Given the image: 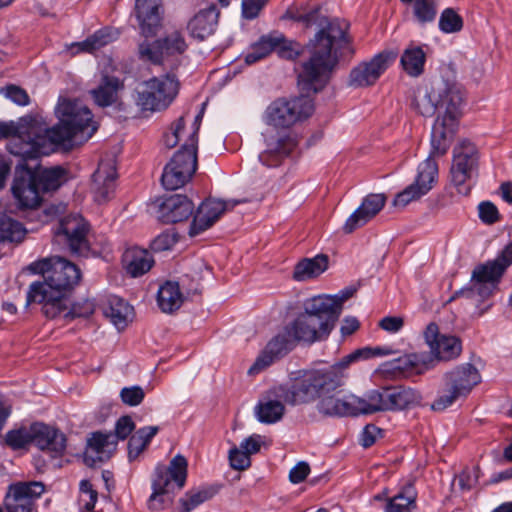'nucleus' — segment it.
I'll return each instance as SVG.
<instances>
[{
    "instance_id": "39448f33",
    "label": "nucleus",
    "mask_w": 512,
    "mask_h": 512,
    "mask_svg": "<svg viewBox=\"0 0 512 512\" xmlns=\"http://www.w3.org/2000/svg\"><path fill=\"white\" fill-rule=\"evenodd\" d=\"M314 104L308 96L278 98L266 108L263 119L268 128L262 133L266 149L259 161L267 167H276L296 146L288 129L312 115Z\"/></svg>"
},
{
    "instance_id": "7c9ffc66",
    "label": "nucleus",
    "mask_w": 512,
    "mask_h": 512,
    "mask_svg": "<svg viewBox=\"0 0 512 512\" xmlns=\"http://www.w3.org/2000/svg\"><path fill=\"white\" fill-rule=\"evenodd\" d=\"M104 314L118 329H124L133 318V307L122 298L111 296Z\"/></svg>"
},
{
    "instance_id": "f257e3e1",
    "label": "nucleus",
    "mask_w": 512,
    "mask_h": 512,
    "mask_svg": "<svg viewBox=\"0 0 512 512\" xmlns=\"http://www.w3.org/2000/svg\"><path fill=\"white\" fill-rule=\"evenodd\" d=\"M55 113L59 123L50 128L41 118L29 115L16 122H0V139L11 137L7 144L9 153L23 160L36 159L78 135L87 140L98 129L92 112L81 101L60 98Z\"/></svg>"
},
{
    "instance_id": "423d86ee",
    "label": "nucleus",
    "mask_w": 512,
    "mask_h": 512,
    "mask_svg": "<svg viewBox=\"0 0 512 512\" xmlns=\"http://www.w3.org/2000/svg\"><path fill=\"white\" fill-rule=\"evenodd\" d=\"M438 116L431 131L432 153L444 155L448 151L462 113L463 91L454 83L442 82L435 87Z\"/></svg>"
},
{
    "instance_id": "603ef678",
    "label": "nucleus",
    "mask_w": 512,
    "mask_h": 512,
    "mask_svg": "<svg viewBox=\"0 0 512 512\" xmlns=\"http://www.w3.org/2000/svg\"><path fill=\"white\" fill-rule=\"evenodd\" d=\"M463 27V19L452 8L443 10L439 18V29L443 33H456Z\"/></svg>"
},
{
    "instance_id": "412c9836",
    "label": "nucleus",
    "mask_w": 512,
    "mask_h": 512,
    "mask_svg": "<svg viewBox=\"0 0 512 512\" xmlns=\"http://www.w3.org/2000/svg\"><path fill=\"white\" fill-rule=\"evenodd\" d=\"M187 49L188 44L181 29L165 25L162 33V69H177Z\"/></svg>"
},
{
    "instance_id": "b1692460",
    "label": "nucleus",
    "mask_w": 512,
    "mask_h": 512,
    "mask_svg": "<svg viewBox=\"0 0 512 512\" xmlns=\"http://www.w3.org/2000/svg\"><path fill=\"white\" fill-rule=\"evenodd\" d=\"M195 211L193 201L185 194L162 195V224H176L187 221Z\"/></svg>"
},
{
    "instance_id": "6ab92c4d",
    "label": "nucleus",
    "mask_w": 512,
    "mask_h": 512,
    "mask_svg": "<svg viewBox=\"0 0 512 512\" xmlns=\"http://www.w3.org/2000/svg\"><path fill=\"white\" fill-rule=\"evenodd\" d=\"M240 201H222L208 198L204 200L197 208L193 221L190 225V236H196L211 228L224 214L228 207H234Z\"/></svg>"
},
{
    "instance_id": "e2e57ef3",
    "label": "nucleus",
    "mask_w": 512,
    "mask_h": 512,
    "mask_svg": "<svg viewBox=\"0 0 512 512\" xmlns=\"http://www.w3.org/2000/svg\"><path fill=\"white\" fill-rule=\"evenodd\" d=\"M478 209L480 219L486 224H493L499 218L497 207L489 201L480 203Z\"/></svg>"
},
{
    "instance_id": "09e8293b",
    "label": "nucleus",
    "mask_w": 512,
    "mask_h": 512,
    "mask_svg": "<svg viewBox=\"0 0 512 512\" xmlns=\"http://www.w3.org/2000/svg\"><path fill=\"white\" fill-rule=\"evenodd\" d=\"M398 362L399 365L397 367L400 369L413 370L417 373H421L430 367L433 359L425 353H411L399 358Z\"/></svg>"
},
{
    "instance_id": "c03bdc74",
    "label": "nucleus",
    "mask_w": 512,
    "mask_h": 512,
    "mask_svg": "<svg viewBox=\"0 0 512 512\" xmlns=\"http://www.w3.org/2000/svg\"><path fill=\"white\" fill-rule=\"evenodd\" d=\"M162 75V109L169 107L179 94L181 83L175 69Z\"/></svg>"
},
{
    "instance_id": "a19ab883",
    "label": "nucleus",
    "mask_w": 512,
    "mask_h": 512,
    "mask_svg": "<svg viewBox=\"0 0 512 512\" xmlns=\"http://www.w3.org/2000/svg\"><path fill=\"white\" fill-rule=\"evenodd\" d=\"M157 432V426H149L140 428L131 436L128 442V457L130 461L138 458Z\"/></svg>"
},
{
    "instance_id": "72a5a7b5",
    "label": "nucleus",
    "mask_w": 512,
    "mask_h": 512,
    "mask_svg": "<svg viewBox=\"0 0 512 512\" xmlns=\"http://www.w3.org/2000/svg\"><path fill=\"white\" fill-rule=\"evenodd\" d=\"M186 298L178 281L168 280L162 283V313L174 314L182 307Z\"/></svg>"
},
{
    "instance_id": "0e129e2a",
    "label": "nucleus",
    "mask_w": 512,
    "mask_h": 512,
    "mask_svg": "<svg viewBox=\"0 0 512 512\" xmlns=\"http://www.w3.org/2000/svg\"><path fill=\"white\" fill-rule=\"evenodd\" d=\"M5 96L20 106H25L29 103L27 92L15 85H9L5 88Z\"/></svg>"
},
{
    "instance_id": "6e6552de",
    "label": "nucleus",
    "mask_w": 512,
    "mask_h": 512,
    "mask_svg": "<svg viewBox=\"0 0 512 512\" xmlns=\"http://www.w3.org/2000/svg\"><path fill=\"white\" fill-rule=\"evenodd\" d=\"M420 394L403 386H384L368 391L363 397L356 396L357 415L384 411H397L420 404Z\"/></svg>"
},
{
    "instance_id": "ea45409f",
    "label": "nucleus",
    "mask_w": 512,
    "mask_h": 512,
    "mask_svg": "<svg viewBox=\"0 0 512 512\" xmlns=\"http://www.w3.org/2000/svg\"><path fill=\"white\" fill-rule=\"evenodd\" d=\"M284 412V404L279 400L259 401L255 407L257 420L265 424H273L280 421Z\"/></svg>"
},
{
    "instance_id": "4468645a",
    "label": "nucleus",
    "mask_w": 512,
    "mask_h": 512,
    "mask_svg": "<svg viewBox=\"0 0 512 512\" xmlns=\"http://www.w3.org/2000/svg\"><path fill=\"white\" fill-rule=\"evenodd\" d=\"M11 191L22 209H35L42 202V192L35 178V171L26 164H18L15 167Z\"/></svg>"
},
{
    "instance_id": "49530a36",
    "label": "nucleus",
    "mask_w": 512,
    "mask_h": 512,
    "mask_svg": "<svg viewBox=\"0 0 512 512\" xmlns=\"http://www.w3.org/2000/svg\"><path fill=\"white\" fill-rule=\"evenodd\" d=\"M413 106L415 110L425 116L430 117L438 111V102L435 97V88L430 92L428 90L418 91L414 97Z\"/></svg>"
},
{
    "instance_id": "de8ad7c7",
    "label": "nucleus",
    "mask_w": 512,
    "mask_h": 512,
    "mask_svg": "<svg viewBox=\"0 0 512 512\" xmlns=\"http://www.w3.org/2000/svg\"><path fill=\"white\" fill-rule=\"evenodd\" d=\"M216 494V490L213 488H202L199 490H190L184 497L180 499L182 506V512H190L200 504L211 499Z\"/></svg>"
},
{
    "instance_id": "c9c22d12",
    "label": "nucleus",
    "mask_w": 512,
    "mask_h": 512,
    "mask_svg": "<svg viewBox=\"0 0 512 512\" xmlns=\"http://www.w3.org/2000/svg\"><path fill=\"white\" fill-rule=\"evenodd\" d=\"M137 105L143 111H154L158 105L157 93L160 92V80L157 77L140 83L137 88Z\"/></svg>"
},
{
    "instance_id": "c85d7f7f",
    "label": "nucleus",
    "mask_w": 512,
    "mask_h": 512,
    "mask_svg": "<svg viewBox=\"0 0 512 512\" xmlns=\"http://www.w3.org/2000/svg\"><path fill=\"white\" fill-rule=\"evenodd\" d=\"M122 264L127 274L139 277L151 269L154 259L148 250L132 247L123 253Z\"/></svg>"
},
{
    "instance_id": "6e6d98bb",
    "label": "nucleus",
    "mask_w": 512,
    "mask_h": 512,
    "mask_svg": "<svg viewBox=\"0 0 512 512\" xmlns=\"http://www.w3.org/2000/svg\"><path fill=\"white\" fill-rule=\"evenodd\" d=\"M119 396L124 405L134 407L142 403L145 392L142 387L133 385L122 388Z\"/></svg>"
},
{
    "instance_id": "a878e982",
    "label": "nucleus",
    "mask_w": 512,
    "mask_h": 512,
    "mask_svg": "<svg viewBox=\"0 0 512 512\" xmlns=\"http://www.w3.org/2000/svg\"><path fill=\"white\" fill-rule=\"evenodd\" d=\"M187 476V459L181 454L175 455L162 471V496L180 492L186 485Z\"/></svg>"
},
{
    "instance_id": "bb28decb",
    "label": "nucleus",
    "mask_w": 512,
    "mask_h": 512,
    "mask_svg": "<svg viewBox=\"0 0 512 512\" xmlns=\"http://www.w3.org/2000/svg\"><path fill=\"white\" fill-rule=\"evenodd\" d=\"M116 168L112 162H101L93 174L92 190L98 203L108 201L115 191Z\"/></svg>"
},
{
    "instance_id": "2eb2a0df",
    "label": "nucleus",
    "mask_w": 512,
    "mask_h": 512,
    "mask_svg": "<svg viewBox=\"0 0 512 512\" xmlns=\"http://www.w3.org/2000/svg\"><path fill=\"white\" fill-rule=\"evenodd\" d=\"M435 156L439 155L432 153L431 149L428 158L419 164L415 181L396 195L393 201L394 206L405 207L432 189L438 174V166L433 159Z\"/></svg>"
},
{
    "instance_id": "13d9d810",
    "label": "nucleus",
    "mask_w": 512,
    "mask_h": 512,
    "mask_svg": "<svg viewBox=\"0 0 512 512\" xmlns=\"http://www.w3.org/2000/svg\"><path fill=\"white\" fill-rule=\"evenodd\" d=\"M229 462L235 470H245L251 465V459L247 452H244L240 447H232L229 451Z\"/></svg>"
},
{
    "instance_id": "774afa93",
    "label": "nucleus",
    "mask_w": 512,
    "mask_h": 512,
    "mask_svg": "<svg viewBox=\"0 0 512 512\" xmlns=\"http://www.w3.org/2000/svg\"><path fill=\"white\" fill-rule=\"evenodd\" d=\"M404 325V321L401 317H385L380 321V327L388 332H398Z\"/></svg>"
},
{
    "instance_id": "473e14b6",
    "label": "nucleus",
    "mask_w": 512,
    "mask_h": 512,
    "mask_svg": "<svg viewBox=\"0 0 512 512\" xmlns=\"http://www.w3.org/2000/svg\"><path fill=\"white\" fill-rule=\"evenodd\" d=\"M116 437L113 432H93L87 440L86 456L91 453L96 454L99 461L108 458L116 449Z\"/></svg>"
},
{
    "instance_id": "20e7f679",
    "label": "nucleus",
    "mask_w": 512,
    "mask_h": 512,
    "mask_svg": "<svg viewBox=\"0 0 512 512\" xmlns=\"http://www.w3.org/2000/svg\"><path fill=\"white\" fill-rule=\"evenodd\" d=\"M347 376L333 366L298 372L290 386H281L279 396L291 405L318 400L317 410L326 416H356L357 402L353 394L337 391Z\"/></svg>"
},
{
    "instance_id": "f704fd0d",
    "label": "nucleus",
    "mask_w": 512,
    "mask_h": 512,
    "mask_svg": "<svg viewBox=\"0 0 512 512\" xmlns=\"http://www.w3.org/2000/svg\"><path fill=\"white\" fill-rule=\"evenodd\" d=\"M116 36L117 34L109 28L99 29L91 36L87 37L84 41L72 43L70 48L73 54L79 52L92 53L95 50H98L103 46L111 43L116 39Z\"/></svg>"
},
{
    "instance_id": "338daca9",
    "label": "nucleus",
    "mask_w": 512,
    "mask_h": 512,
    "mask_svg": "<svg viewBox=\"0 0 512 512\" xmlns=\"http://www.w3.org/2000/svg\"><path fill=\"white\" fill-rule=\"evenodd\" d=\"M381 434L382 430L377 426L373 424L366 425L361 434V445L365 448L372 446Z\"/></svg>"
},
{
    "instance_id": "864d4df0",
    "label": "nucleus",
    "mask_w": 512,
    "mask_h": 512,
    "mask_svg": "<svg viewBox=\"0 0 512 512\" xmlns=\"http://www.w3.org/2000/svg\"><path fill=\"white\" fill-rule=\"evenodd\" d=\"M373 356H375L374 349L365 347L357 349L354 352L350 353L349 355L344 356L341 360H339L332 366L347 376L348 368L352 363L360 359H369Z\"/></svg>"
},
{
    "instance_id": "4c0bfd02",
    "label": "nucleus",
    "mask_w": 512,
    "mask_h": 512,
    "mask_svg": "<svg viewBox=\"0 0 512 512\" xmlns=\"http://www.w3.org/2000/svg\"><path fill=\"white\" fill-rule=\"evenodd\" d=\"M426 55L421 47L410 45L401 56V65L404 71L412 77L420 76L424 71Z\"/></svg>"
},
{
    "instance_id": "58836bf2",
    "label": "nucleus",
    "mask_w": 512,
    "mask_h": 512,
    "mask_svg": "<svg viewBox=\"0 0 512 512\" xmlns=\"http://www.w3.org/2000/svg\"><path fill=\"white\" fill-rule=\"evenodd\" d=\"M26 234L23 225L6 214H0V246L21 242Z\"/></svg>"
},
{
    "instance_id": "a18cd8bd",
    "label": "nucleus",
    "mask_w": 512,
    "mask_h": 512,
    "mask_svg": "<svg viewBox=\"0 0 512 512\" xmlns=\"http://www.w3.org/2000/svg\"><path fill=\"white\" fill-rule=\"evenodd\" d=\"M277 40L278 38H273V32L262 36L259 41L251 47V50L245 56V62L247 64H253L265 58L274 51L273 41Z\"/></svg>"
},
{
    "instance_id": "69168bd1",
    "label": "nucleus",
    "mask_w": 512,
    "mask_h": 512,
    "mask_svg": "<svg viewBox=\"0 0 512 512\" xmlns=\"http://www.w3.org/2000/svg\"><path fill=\"white\" fill-rule=\"evenodd\" d=\"M310 473V466L305 461L298 462L289 472V480L293 484L303 482Z\"/></svg>"
},
{
    "instance_id": "79ce46f5",
    "label": "nucleus",
    "mask_w": 512,
    "mask_h": 512,
    "mask_svg": "<svg viewBox=\"0 0 512 512\" xmlns=\"http://www.w3.org/2000/svg\"><path fill=\"white\" fill-rule=\"evenodd\" d=\"M409 4L416 23L425 25L436 19L438 7L435 0H414Z\"/></svg>"
},
{
    "instance_id": "8fccbe9b",
    "label": "nucleus",
    "mask_w": 512,
    "mask_h": 512,
    "mask_svg": "<svg viewBox=\"0 0 512 512\" xmlns=\"http://www.w3.org/2000/svg\"><path fill=\"white\" fill-rule=\"evenodd\" d=\"M273 38H278L274 43V51L278 53L281 58L294 60L301 53V47L298 43L288 40L285 36L277 31L273 32Z\"/></svg>"
},
{
    "instance_id": "5701e85b",
    "label": "nucleus",
    "mask_w": 512,
    "mask_h": 512,
    "mask_svg": "<svg viewBox=\"0 0 512 512\" xmlns=\"http://www.w3.org/2000/svg\"><path fill=\"white\" fill-rule=\"evenodd\" d=\"M492 272V268L487 264L478 266L473 271L471 286L460 290L458 294L465 296L476 305L485 301L492 295L496 287L495 283L502 276L494 275Z\"/></svg>"
},
{
    "instance_id": "e433bc0d",
    "label": "nucleus",
    "mask_w": 512,
    "mask_h": 512,
    "mask_svg": "<svg viewBox=\"0 0 512 512\" xmlns=\"http://www.w3.org/2000/svg\"><path fill=\"white\" fill-rule=\"evenodd\" d=\"M34 171L42 194L57 190L67 180L66 170L60 166Z\"/></svg>"
},
{
    "instance_id": "f3484780",
    "label": "nucleus",
    "mask_w": 512,
    "mask_h": 512,
    "mask_svg": "<svg viewBox=\"0 0 512 512\" xmlns=\"http://www.w3.org/2000/svg\"><path fill=\"white\" fill-rule=\"evenodd\" d=\"M45 491L43 483L19 482L9 486L4 498V507L7 512H31L35 500Z\"/></svg>"
},
{
    "instance_id": "ddd939ff",
    "label": "nucleus",
    "mask_w": 512,
    "mask_h": 512,
    "mask_svg": "<svg viewBox=\"0 0 512 512\" xmlns=\"http://www.w3.org/2000/svg\"><path fill=\"white\" fill-rule=\"evenodd\" d=\"M477 167L478 151L474 144L463 141L454 148L451 178L459 193L468 194L470 189L465 183L477 173Z\"/></svg>"
},
{
    "instance_id": "a211bd4d",
    "label": "nucleus",
    "mask_w": 512,
    "mask_h": 512,
    "mask_svg": "<svg viewBox=\"0 0 512 512\" xmlns=\"http://www.w3.org/2000/svg\"><path fill=\"white\" fill-rule=\"evenodd\" d=\"M295 340L285 327L283 331L274 336L266 345L264 350L256 358L254 364L249 368L248 374H258L269 367L274 361L284 357L295 346Z\"/></svg>"
},
{
    "instance_id": "37998d69",
    "label": "nucleus",
    "mask_w": 512,
    "mask_h": 512,
    "mask_svg": "<svg viewBox=\"0 0 512 512\" xmlns=\"http://www.w3.org/2000/svg\"><path fill=\"white\" fill-rule=\"evenodd\" d=\"M416 493L412 486H406L400 493L390 498L384 512H410L415 507Z\"/></svg>"
},
{
    "instance_id": "f8f14e48",
    "label": "nucleus",
    "mask_w": 512,
    "mask_h": 512,
    "mask_svg": "<svg viewBox=\"0 0 512 512\" xmlns=\"http://www.w3.org/2000/svg\"><path fill=\"white\" fill-rule=\"evenodd\" d=\"M88 232L89 225L86 220L74 214L64 217L59 222L55 236L67 245L72 254L86 257L90 251Z\"/></svg>"
},
{
    "instance_id": "680f3d73",
    "label": "nucleus",
    "mask_w": 512,
    "mask_h": 512,
    "mask_svg": "<svg viewBox=\"0 0 512 512\" xmlns=\"http://www.w3.org/2000/svg\"><path fill=\"white\" fill-rule=\"evenodd\" d=\"M267 2L268 0H243L242 16L248 20L256 18Z\"/></svg>"
},
{
    "instance_id": "dca6fc26",
    "label": "nucleus",
    "mask_w": 512,
    "mask_h": 512,
    "mask_svg": "<svg viewBox=\"0 0 512 512\" xmlns=\"http://www.w3.org/2000/svg\"><path fill=\"white\" fill-rule=\"evenodd\" d=\"M396 58V52L384 50L376 54L370 61L359 63L350 71L349 86L362 88L375 84Z\"/></svg>"
},
{
    "instance_id": "5fc2aeb1",
    "label": "nucleus",
    "mask_w": 512,
    "mask_h": 512,
    "mask_svg": "<svg viewBox=\"0 0 512 512\" xmlns=\"http://www.w3.org/2000/svg\"><path fill=\"white\" fill-rule=\"evenodd\" d=\"M355 292L356 288L348 287L340 291L337 295H318L315 296V298H327L331 300L333 305L331 307L332 309L330 310L332 313L336 314L335 321L337 322L342 312L343 303L347 301L349 298H351Z\"/></svg>"
},
{
    "instance_id": "052dcab7",
    "label": "nucleus",
    "mask_w": 512,
    "mask_h": 512,
    "mask_svg": "<svg viewBox=\"0 0 512 512\" xmlns=\"http://www.w3.org/2000/svg\"><path fill=\"white\" fill-rule=\"evenodd\" d=\"M135 429V423L130 416L120 417L115 424V431L113 432L116 437V444L118 440L126 439Z\"/></svg>"
},
{
    "instance_id": "aec40b11",
    "label": "nucleus",
    "mask_w": 512,
    "mask_h": 512,
    "mask_svg": "<svg viewBox=\"0 0 512 512\" xmlns=\"http://www.w3.org/2000/svg\"><path fill=\"white\" fill-rule=\"evenodd\" d=\"M32 444L52 457L64 455L67 438L59 429L42 422L32 424Z\"/></svg>"
},
{
    "instance_id": "c756f323",
    "label": "nucleus",
    "mask_w": 512,
    "mask_h": 512,
    "mask_svg": "<svg viewBox=\"0 0 512 512\" xmlns=\"http://www.w3.org/2000/svg\"><path fill=\"white\" fill-rule=\"evenodd\" d=\"M122 84L115 76L104 75L99 85L90 90V94L96 105L99 107H108L113 105L118 99V91Z\"/></svg>"
},
{
    "instance_id": "7ed1b4c3",
    "label": "nucleus",
    "mask_w": 512,
    "mask_h": 512,
    "mask_svg": "<svg viewBox=\"0 0 512 512\" xmlns=\"http://www.w3.org/2000/svg\"><path fill=\"white\" fill-rule=\"evenodd\" d=\"M28 269L41 274L43 281L29 285L26 305L40 304L44 315L52 319L62 314L65 318H76L93 313L94 306L89 301L68 308V295L81 279V271L74 263L62 257L45 258L31 263Z\"/></svg>"
},
{
    "instance_id": "cd10ccee",
    "label": "nucleus",
    "mask_w": 512,
    "mask_h": 512,
    "mask_svg": "<svg viewBox=\"0 0 512 512\" xmlns=\"http://www.w3.org/2000/svg\"><path fill=\"white\" fill-rule=\"evenodd\" d=\"M219 10L211 5L200 10L189 22L187 29L193 38L204 40L212 35L218 25Z\"/></svg>"
},
{
    "instance_id": "4d7b16f0",
    "label": "nucleus",
    "mask_w": 512,
    "mask_h": 512,
    "mask_svg": "<svg viewBox=\"0 0 512 512\" xmlns=\"http://www.w3.org/2000/svg\"><path fill=\"white\" fill-rule=\"evenodd\" d=\"M512 264V241L503 249L501 254L487 265L492 268L494 275H502Z\"/></svg>"
},
{
    "instance_id": "0eeeda50",
    "label": "nucleus",
    "mask_w": 512,
    "mask_h": 512,
    "mask_svg": "<svg viewBox=\"0 0 512 512\" xmlns=\"http://www.w3.org/2000/svg\"><path fill=\"white\" fill-rule=\"evenodd\" d=\"M333 303L327 298L312 297L304 302V312L286 326L295 342L313 344L326 340L335 327Z\"/></svg>"
},
{
    "instance_id": "3c124183",
    "label": "nucleus",
    "mask_w": 512,
    "mask_h": 512,
    "mask_svg": "<svg viewBox=\"0 0 512 512\" xmlns=\"http://www.w3.org/2000/svg\"><path fill=\"white\" fill-rule=\"evenodd\" d=\"M5 444L13 450H18L32 443V424L27 428L9 430L4 438Z\"/></svg>"
},
{
    "instance_id": "2f4dec72",
    "label": "nucleus",
    "mask_w": 512,
    "mask_h": 512,
    "mask_svg": "<svg viewBox=\"0 0 512 512\" xmlns=\"http://www.w3.org/2000/svg\"><path fill=\"white\" fill-rule=\"evenodd\" d=\"M328 268V257L324 254L313 258H305L294 268L293 278L297 281H307L318 277Z\"/></svg>"
},
{
    "instance_id": "393cba45",
    "label": "nucleus",
    "mask_w": 512,
    "mask_h": 512,
    "mask_svg": "<svg viewBox=\"0 0 512 512\" xmlns=\"http://www.w3.org/2000/svg\"><path fill=\"white\" fill-rule=\"evenodd\" d=\"M386 196L384 194H369L361 205L348 217L343 230L345 233H352L374 218L385 206Z\"/></svg>"
},
{
    "instance_id": "f03ea898",
    "label": "nucleus",
    "mask_w": 512,
    "mask_h": 512,
    "mask_svg": "<svg viewBox=\"0 0 512 512\" xmlns=\"http://www.w3.org/2000/svg\"><path fill=\"white\" fill-rule=\"evenodd\" d=\"M317 14L318 11L314 10L298 18L307 26L318 21L320 28L306 45L309 57L302 63L298 74V85L306 94L317 93L326 86L338 65L341 50L347 49L351 55L354 54L348 37L349 24L338 18H318Z\"/></svg>"
},
{
    "instance_id": "1a4fd4ad",
    "label": "nucleus",
    "mask_w": 512,
    "mask_h": 512,
    "mask_svg": "<svg viewBox=\"0 0 512 512\" xmlns=\"http://www.w3.org/2000/svg\"><path fill=\"white\" fill-rule=\"evenodd\" d=\"M145 40L139 45L143 61L160 64V39L154 38L160 29V0H135L133 14Z\"/></svg>"
},
{
    "instance_id": "9d476101",
    "label": "nucleus",
    "mask_w": 512,
    "mask_h": 512,
    "mask_svg": "<svg viewBox=\"0 0 512 512\" xmlns=\"http://www.w3.org/2000/svg\"><path fill=\"white\" fill-rule=\"evenodd\" d=\"M196 133L188 137L181 148L174 153L162 170V187L178 190L188 184L197 170Z\"/></svg>"
},
{
    "instance_id": "bf43d9fd",
    "label": "nucleus",
    "mask_w": 512,
    "mask_h": 512,
    "mask_svg": "<svg viewBox=\"0 0 512 512\" xmlns=\"http://www.w3.org/2000/svg\"><path fill=\"white\" fill-rule=\"evenodd\" d=\"M184 127L185 120L184 117L181 116L171 124L169 131L162 137V144L168 148L175 147L179 142V133Z\"/></svg>"
},
{
    "instance_id": "4be33fe9",
    "label": "nucleus",
    "mask_w": 512,
    "mask_h": 512,
    "mask_svg": "<svg viewBox=\"0 0 512 512\" xmlns=\"http://www.w3.org/2000/svg\"><path fill=\"white\" fill-rule=\"evenodd\" d=\"M424 339L437 360H451L458 357L462 346L455 336L440 334L435 323H430L424 331Z\"/></svg>"
},
{
    "instance_id": "9b49d317",
    "label": "nucleus",
    "mask_w": 512,
    "mask_h": 512,
    "mask_svg": "<svg viewBox=\"0 0 512 512\" xmlns=\"http://www.w3.org/2000/svg\"><path fill=\"white\" fill-rule=\"evenodd\" d=\"M478 370L471 364H464L445 375L444 389L432 403L434 411H443L457 399L466 397L480 382Z\"/></svg>"
}]
</instances>
